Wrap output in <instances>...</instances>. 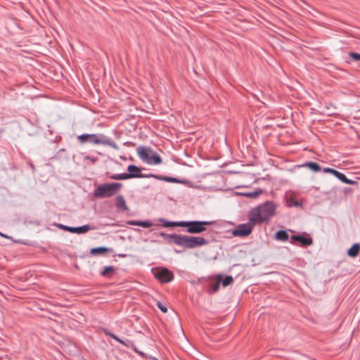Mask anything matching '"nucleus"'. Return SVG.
<instances>
[{
	"label": "nucleus",
	"mask_w": 360,
	"mask_h": 360,
	"mask_svg": "<svg viewBox=\"0 0 360 360\" xmlns=\"http://www.w3.org/2000/svg\"><path fill=\"white\" fill-rule=\"evenodd\" d=\"M0 236H2V237H4V238H8L6 235H5V234H4V233H0Z\"/></svg>",
	"instance_id": "39"
},
{
	"label": "nucleus",
	"mask_w": 360,
	"mask_h": 360,
	"mask_svg": "<svg viewBox=\"0 0 360 360\" xmlns=\"http://www.w3.org/2000/svg\"><path fill=\"white\" fill-rule=\"evenodd\" d=\"M342 58L346 63H349L351 60L360 62V53L356 52H349L347 56H342Z\"/></svg>",
	"instance_id": "14"
},
{
	"label": "nucleus",
	"mask_w": 360,
	"mask_h": 360,
	"mask_svg": "<svg viewBox=\"0 0 360 360\" xmlns=\"http://www.w3.org/2000/svg\"><path fill=\"white\" fill-rule=\"evenodd\" d=\"M115 205L117 208L122 211L128 210V207L126 204L125 199L122 195H117L115 199Z\"/></svg>",
	"instance_id": "15"
},
{
	"label": "nucleus",
	"mask_w": 360,
	"mask_h": 360,
	"mask_svg": "<svg viewBox=\"0 0 360 360\" xmlns=\"http://www.w3.org/2000/svg\"><path fill=\"white\" fill-rule=\"evenodd\" d=\"M139 158L145 163L155 165L162 163L161 157L150 147L141 146L137 148Z\"/></svg>",
	"instance_id": "6"
},
{
	"label": "nucleus",
	"mask_w": 360,
	"mask_h": 360,
	"mask_svg": "<svg viewBox=\"0 0 360 360\" xmlns=\"http://www.w3.org/2000/svg\"><path fill=\"white\" fill-rule=\"evenodd\" d=\"M146 178H153V179H155L158 180L164 181V179L165 178V176L158 175V174H147L146 175Z\"/></svg>",
	"instance_id": "28"
},
{
	"label": "nucleus",
	"mask_w": 360,
	"mask_h": 360,
	"mask_svg": "<svg viewBox=\"0 0 360 360\" xmlns=\"http://www.w3.org/2000/svg\"><path fill=\"white\" fill-rule=\"evenodd\" d=\"M219 285H220V281H217V283H214L213 285L212 286V292H216L217 291H218L219 288Z\"/></svg>",
	"instance_id": "33"
},
{
	"label": "nucleus",
	"mask_w": 360,
	"mask_h": 360,
	"mask_svg": "<svg viewBox=\"0 0 360 360\" xmlns=\"http://www.w3.org/2000/svg\"><path fill=\"white\" fill-rule=\"evenodd\" d=\"M304 165L307 166L309 169L315 172H319L321 169L320 165L314 162H307Z\"/></svg>",
	"instance_id": "24"
},
{
	"label": "nucleus",
	"mask_w": 360,
	"mask_h": 360,
	"mask_svg": "<svg viewBox=\"0 0 360 360\" xmlns=\"http://www.w3.org/2000/svg\"><path fill=\"white\" fill-rule=\"evenodd\" d=\"M143 169V168L137 167L136 165H129L127 167V179L146 178V174L141 173Z\"/></svg>",
	"instance_id": "10"
},
{
	"label": "nucleus",
	"mask_w": 360,
	"mask_h": 360,
	"mask_svg": "<svg viewBox=\"0 0 360 360\" xmlns=\"http://www.w3.org/2000/svg\"><path fill=\"white\" fill-rule=\"evenodd\" d=\"M291 240L294 241H297L301 243V245L304 247L310 245L312 244L313 240L310 237H305L302 235H292L291 236Z\"/></svg>",
	"instance_id": "11"
},
{
	"label": "nucleus",
	"mask_w": 360,
	"mask_h": 360,
	"mask_svg": "<svg viewBox=\"0 0 360 360\" xmlns=\"http://www.w3.org/2000/svg\"><path fill=\"white\" fill-rule=\"evenodd\" d=\"M341 346H342V347H346V346H347V342L342 344V345H341Z\"/></svg>",
	"instance_id": "40"
},
{
	"label": "nucleus",
	"mask_w": 360,
	"mask_h": 360,
	"mask_svg": "<svg viewBox=\"0 0 360 360\" xmlns=\"http://www.w3.org/2000/svg\"><path fill=\"white\" fill-rule=\"evenodd\" d=\"M164 181L170 183H181L182 181L174 177L165 176Z\"/></svg>",
	"instance_id": "29"
},
{
	"label": "nucleus",
	"mask_w": 360,
	"mask_h": 360,
	"mask_svg": "<svg viewBox=\"0 0 360 360\" xmlns=\"http://www.w3.org/2000/svg\"><path fill=\"white\" fill-rule=\"evenodd\" d=\"M58 227H59L60 229L67 231L70 233H73V227L72 226H68L63 224H58Z\"/></svg>",
	"instance_id": "31"
},
{
	"label": "nucleus",
	"mask_w": 360,
	"mask_h": 360,
	"mask_svg": "<svg viewBox=\"0 0 360 360\" xmlns=\"http://www.w3.org/2000/svg\"><path fill=\"white\" fill-rule=\"evenodd\" d=\"M108 251V249L105 247H96L93 248L90 250V254L92 255H103Z\"/></svg>",
	"instance_id": "21"
},
{
	"label": "nucleus",
	"mask_w": 360,
	"mask_h": 360,
	"mask_svg": "<svg viewBox=\"0 0 360 360\" xmlns=\"http://www.w3.org/2000/svg\"><path fill=\"white\" fill-rule=\"evenodd\" d=\"M113 339L120 343H124V340L119 338L117 335H115Z\"/></svg>",
	"instance_id": "37"
},
{
	"label": "nucleus",
	"mask_w": 360,
	"mask_h": 360,
	"mask_svg": "<svg viewBox=\"0 0 360 360\" xmlns=\"http://www.w3.org/2000/svg\"><path fill=\"white\" fill-rule=\"evenodd\" d=\"M253 224H239L232 232L234 236L245 237L250 235L252 230Z\"/></svg>",
	"instance_id": "9"
},
{
	"label": "nucleus",
	"mask_w": 360,
	"mask_h": 360,
	"mask_svg": "<svg viewBox=\"0 0 360 360\" xmlns=\"http://www.w3.org/2000/svg\"><path fill=\"white\" fill-rule=\"evenodd\" d=\"M212 224L209 221H184L183 227H186L189 233L198 234L206 231L205 226Z\"/></svg>",
	"instance_id": "7"
},
{
	"label": "nucleus",
	"mask_w": 360,
	"mask_h": 360,
	"mask_svg": "<svg viewBox=\"0 0 360 360\" xmlns=\"http://www.w3.org/2000/svg\"><path fill=\"white\" fill-rule=\"evenodd\" d=\"M154 276L162 283H169L174 278L173 273L167 268L157 270L154 274Z\"/></svg>",
	"instance_id": "8"
},
{
	"label": "nucleus",
	"mask_w": 360,
	"mask_h": 360,
	"mask_svg": "<svg viewBox=\"0 0 360 360\" xmlns=\"http://www.w3.org/2000/svg\"><path fill=\"white\" fill-rule=\"evenodd\" d=\"M86 159L90 160L91 162H94L96 160L94 158L92 157H86Z\"/></svg>",
	"instance_id": "38"
},
{
	"label": "nucleus",
	"mask_w": 360,
	"mask_h": 360,
	"mask_svg": "<svg viewBox=\"0 0 360 360\" xmlns=\"http://www.w3.org/2000/svg\"><path fill=\"white\" fill-rule=\"evenodd\" d=\"M262 190L261 188L257 189L255 191L253 192H246V193H241L240 194L243 196L250 198H257L260 194L262 193Z\"/></svg>",
	"instance_id": "22"
},
{
	"label": "nucleus",
	"mask_w": 360,
	"mask_h": 360,
	"mask_svg": "<svg viewBox=\"0 0 360 360\" xmlns=\"http://www.w3.org/2000/svg\"><path fill=\"white\" fill-rule=\"evenodd\" d=\"M159 221L161 223V225L164 227H183L184 221H169L163 218L159 219Z\"/></svg>",
	"instance_id": "16"
},
{
	"label": "nucleus",
	"mask_w": 360,
	"mask_h": 360,
	"mask_svg": "<svg viewBox=\"0 0 360 360\" xmlns=\"http://www.w3.org/2000/svg\"><path fill=\"white\" fill-rule=\"evenodd\" d=\"M275 238L279 241H286L289 238V235L285 230H279L275 234Z\"/></svg>",
	"instance_id": "19"
},
{
	"label": "nucleus",
	"mask_w": 360,
	"mask_h": 360,
	"mask_svg": "<svg viewBox=\"0 0 360 360\" xmlns=\"http://www.w3.org/2000/svg\"><path fill=\"white\" fill-rule=\"evenodd\" d=\"M122 345H124L125 347H131V348H134V344L133 343V342L130 341V340H127V341H124V343H121Z\"/></svg>",
	"instance_id": "34"
},
{
	"label": "nucleus",
	"mask_w": 360,
	"mask_h": 360,
	"mask_svg": "<svg viewBox=\"0 0 360 360\" xmlns=\"http://www.w3.org/2000/svg\"><path fill=\"white\" fill-rule=\"evenodd\" d=\"M346 155H347V153H342V156H346Z\"/></svg>",
	"instance_id": "41"
},
{
	"label": "nucleus",
	"mask_w": 360,
	"mask_h": 360,
	"mask_svg": "<svg viewBox=\"0 0 360 360\" xmlns=\"http://www.w3.org/2000/svg\"><path fill=\"white\" fill-rule=\"evenodd\" d=\"M360 252V243H356L353 244L351 248L347 250V255L350 257L354 258L358 256Z\"/></svg>",
	"instance_id": "17"
},
{
	"label": "nucleus",
	"mask_w": 360,
	"mask_h": 360,
	"mask_svg": "<svg viewBox=\"0 0 360 360\" xmlns=\"http://www.w3.org/2000/svg\"><path fill=\"white\" fill-rule=\"evenodd\" d=\"M354 190L352 187H342L339 186V192L343 193L345 198L351 195Z\"/></svg>",
	"instance_id": "23"
},
{
	"label": "nucleus",
	"mask_w": 360,
	"mask_h": 360,
	"mask_svg": "<svg viewBox=\"0 0 360 360\" xmlns=\"http://www.w3.org/2000/svg\"><path fill=\"white\" fill-rule=\"evenodd\" d=\"M109 178L110 179L113 180H125L128 179L127 173H122V174H115L109 176Z\"/></svg>",
	"instance_id": "26"
},
{
	"label": "nucleus",
	"mask_w": 360,
	"mask_h": 360,
	"mask_svg": "<svg viewBox=\"0 0 360 360\" xmlns=\"http://www.w3.org/2000/svg\"><path fill=\"white\" fill-rule=\"evenodd\" d=\"M122 187L121 183H108L99 185L93 193L95 198H106L115 195Z\"/></svg>",
	"instance_id": "5"
},
{
	"label": "nucleus",
	"mask_w": 360,
	"mask_h": 360,
	"mask_svg": "<svg viewBox=\"0 0 360 360\" xmlns=\"http://www.w3.org/2000/svg\"><path fill=\"white\" fill-rule=\"evenodd\" d=\"M339 181L341 183L349 184L354 186L355 188H358V182L355 180L348 178L346 174L339 172Z\"/></svg>",
	"instance_id": "13"
},
{
	"label": "nucleus",
	"mask_w": 360,
	"mask_h": 360,
	"mask_svg": "<svg viewBox=\"0 0 360 360\" xmlns=\"http://www.w3.org/2000/svg\"><path fill=\"white\" fill-rule=\"evenodd\" d=\"M93 228L88 224H85L81 226L73 227V233L77 234H82L91 230Z\"/></svg>",
	"instance_id": "20"
},
{
	"label": "nucleus",
	"mask_w": 360,
	"mask_h": 360,
	"mask_svg": "<svg viewBox=\"0 0 360 360\" xmlns=\"http://www.w3.org/2000/svg\"><path fill=\"white\" fill-rule=\"evenodd\" d=\"M77 140L81 144L89 142L96 145L108 146L115 150H119L118 146L112 139L103 134H83L77 136Z\"/></svg>",
	"instance_id": "4"
},
{
	"label": "nucleus",
	"mask_w": 360,
	"mask_h": 360,
	"mask_svg": "<svg viewBox=\"0 0 360 360\" xmlns=\"http://www.w3.org/2000/svg\"><path fill=\"white\" fill-rule=\"evenodd\" d=\"M133 349L134 350V352L136 353H137L138 354H139L142 357H144L145 356V354L143 352H141L139 350L137 349V348L136 347V346H134V347L133 348Z\"/></svg>",
	"instance_id": "36"
},
{
	"label": "nucleus",
	"mask_w": 360,
	"mask_h": 360,
	"mask_svg": "<svg viewBox=\"0 0 360 360\" xmlns=\"http://www.w3.org/2000/svg\"><path fill=\"white\" fill-rule=\"evenodd\" d=\"M168 243L175 244L184 248L193 249L207 245L209 240L202 237L191 236L180 234H169L164 232L160 233Z\"/></svg>",
	"instance_id": "2"
},
{
	"label": "nucleus",
	"mask_w": 360,
	"mask_h": 360,
	"mask_svg": "<svg viewBox=\"0 0 360 360\" xmlns=\"http://www.w3.org/2000/svg\"><path fill=\"white\" fill-rule=\"evenodd\" d=\"M103 331L106 335L110 337L112 339L114 338V336L115 335L114 333L108 331L107 329H104Z\"/></svg>",
	"instance_id": "35"
},
{
	"label": "nucleus",
	"mask_w": 360,
	"mask_h": 360,
	"mask_svg": "<svg viewBox=\"0 0 360 360\" xmlns=\"http://www.w3.org/2000/svg\"><path fill=\"white\" fill-rule=\"evenodd\" d=\"M128 224L133 225V226H140L143 228H149L152 226L153 224L149 220H145V221H136V220H131L129 221Z\"/></svg>",
	"instance_id": "18"
},
{
	"label": "nucleus",
	"mask_w": 360,
	"mask_h": 360,
	"mask_svg": "<svg viewBox=\"0 0 360 360\" xmlns=\"http://www.w3.org/2000/svg\"><path fill=\"white\" fill-rule=\"evenodd\" d=\"M338 125H339V127H340V126H342V124H341V123H340V122H339V123H338Z\"/></svg>",
	"instance_id": "42"
},
{
	"label": "nucleus",
	"mask_w": 360,
	"mask_h": 360,
	"mask_svg": "<svg viewBox=\"0 0 360 360\" xmlns=\"http://www.w3.org/2000/svg\"><path fill=\"white\" fill-rule=\"evenodd\" d=\"M233 281V278L231 276H226L225 278L221 281L222 285L226 287L229 285L231 284Z\"/></svg>",
	"instance_id": "27"
},
{
	"label": "nucleus",
	"mask_w": 360,
	"mask_h": 360,
	"mask_svg": "<svg viewBox=\"0 0 360 360\" xmlns=\"http://www.w3.org/2000/svg\"><path fill=\"white\" fill-rule=\"evenodd\" d=\"M285 205L288 207H302V203L295 200L292 194H287L285 198Z\"/></svg>",
	"instance_id": "12"
},
{
	"label": "nucleus",
	"mask_w": 360,
	"mask_h": 360,
	"mask_svg": "<svg viewBox=\"0 0 360 360\" xmlns=\"http://www.w3.org/2000/svg\"><path fill=\"white\" fill-rule=\"evenodd\" d=\"M158 307L160 309V311L163 313H166L167 311V308L162 304L160 302H157Z\"/></svg>",
	"instance_id": "32"
},
{
	"label": "nucleus",
	"mask_w": 360,
	"mask_h": 360,
	"mask_svg": "<svg viewBox=\"0 0 360 360\" xmlns=\"http://www.w3.org/2000/svg\"><path fill=\"white\" fill-rule=\"evenodd\" d=\"M276 205L272 201H266L263 204L250 210L248 219L253 224L267 221L276 212Z\"/></svg>",
	"instance_id": "3"
},
{
	"label": "nucleus",
	"mask_w": 360,
	"mask_h": 360,
	"mask_svg": "<svg viewBox=\"0 0 360 360\" xmlns=\"http://www.w3.org/2000/svg\"><path fill=\"white\" fill-rule=\"evenodd\" d=\"M115 271V268L112 266H107L103 268L101 272V275L105 277H110V274Z\"/></svg>",
	"instance_id": "25"
},
{
	"label": "nucleus",
	"mask_w": 360,
	"mask_h": 360,
	"mask_svg": "<svg viewBox=\"0 0 360 360\" xmlns=\"http://www.w3.org/2000/svg\"><path fill=\"white\" fill-rule=\"evenodd\" d=\"M349 175L353 176V174L352 173H349Z\"/></svg>",
	"instance_id": "43"
},
{
	"label": "nucleus",
	"mask_w": 360,
	"mask_h": 360,
	"mask_svg": "<svg viewBox=\"0 0 360 360\" xmlns=\"http://www.w3.org/2000/svg\"><path fill=\"white\" fill-rule=\"evenodd\" d=\"M353 85L349 84L347 86H339V108L341 113L339 112V119L342 118L346 122L345 126L339 127V134H355V130L349 124L348 118L352 115L353 106H354L356 94L353 92Z\"/></svg>",
	"instance_id": "1"
},
{
	"label": "nucleus",
	"mask_w": 360,
	"mask_h": 360,
	"mask_svg": "<svg viewBox=\"0 0 360 360\" xmlns=\"http://www.w3.org/2000/svg\"><path fill=\"white\" fill-rule=\"evenodd\" d=\"M323 172L333 174L335 177L338 178V170H336V169L329 168V167H326L323 169Z\"/></svg>",
	"instance_id": "30"
}]
</instances>
